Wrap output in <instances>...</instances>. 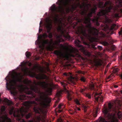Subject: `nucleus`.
<instances>
[{
	"label": "nucleus",
	"instance_id": "f257e3e1",
	"mask_svg": "<svg viewBox=\"0 0 122 122\" xmlns=\"http://www.w3.org/2000/svg\"><path fill=\"white\" fill-rule=\"evenodd\" d=\"M38 85L44 89H47L46 90V93L41 92L37 86H33L30 87V89L32 91H28L27 94L30 95L29 97L31 99L35 97H36V95L34 92L39 95V97H36L35 98V100L37 102V103L34 101H30V103L34 104L33 110L36 113H41L42 115L40 114V115L36 117V120H29L28 122H40V121H43L46 117V113L44 108H46L48 104L50 103L51 101L50 98L47 96L51 95L52 90V87H47L46 83L45 81L40 82L39 83Z\"/></svg>",
	"mask_w": 122,
	"mask_h": 122
},
{
	"label": "nucleus",
	"instance_id": "f03ea898",
	"mask_svg": "<svg viewBox=\"0 0 122 122\" xmlns=\"http://www.w3.org/2000/svg\"><path fill=\"white\" fill-rule=\"evenodd\" d=\"M108 107H105L102 110L104 114V117L100 116L99 118V122H115V119L112 117V113L109 112L112 111L116 114H117L118 117L120 120L122 118L121 112L119 111L121 109V105L119 103L117 105H113L111 103L108 105Z\"/></svg>",
	"mask_w": 122,
	"mask_h": 122
},
{
	"label": "nucleus",
	"instance_id": "7ed1b4c3",
	"mask_svg": "<svg viewBox=\"0 0 122 122\" xmlns=\"http://www.w3.org/2000/svg\"><path fill=\"white\" fill-rule=\"evenodd\" d=\"M16 74L12 73L10 76H7L5 79L6 80V87L7 89L10 91L11 94L14 95L16 92V84L17 82H20L21 78L22 77L20 73H18L19 76L17 73Z\"/></svg>",
	"mask_w": 122,
	"mask_h": 122
},
{
	"label": "nucleus",
	"instance_id": "20e7f679",
	"mask_svg": "<svg viewBox=\"0 0 122 122\" xmlns=\"http://www.w3.org/2000/svg\"><path fill=\"white\" fill-rule=\"evenodd\" d=\"M26 111H25L24 108H22L20 110V113L17 111L16 113L15 111L14 110V108L13 107L10 110L9 112V114L10 115L13 114L14 116L16 118L17 120L20 122H25V120L22 119V117L24 116L27 119L30 118L32 114L31 112L28 113V114H26Z\"/></svg>",
	"mask_w": 122,
	"mask_h": 122
},
{
	"label": "nucleus",
	"instance_id": "39448f33",
	"mask_svg": "<svg viewBox=\"0 0 122 122\" xmlns=\"http://www.w3.org/2000/svg\"><path fill=\"white\" fill-rule=\"evenodd\" d=\"M59 3V6L57 7L54 4L51 7L50 9L52 14L56 15V13L61 11L63 7L67 6L71 2V0H58Z\"/></svg>",
	"mask_w": 122,
	"mask_h": 122
},
{
	"label": "nucleus",
	"instance_id": "423d86ee",
	"mask_svg": "<svg viewBox=\"0 0 122 122\" xmlns=\"http://www.w3.org/2000/svg\"><path fill=\"white\" fill-rule=\"evenodd\" d=\"M80 41L78 40H76L75 41V43L76 46L79 48V49L86 56L89 57L90 56V53L88 52L82 45L80 44Z\"/></svg>",
	"mask_w": 122,
	"mask_h": 122
},
{
	"label": "nucleus",
	"instance_id": "0eeeda50",
	"mask_svg": "<svg viewBox=\"0 0 122 122\" xmlns=\"http://www.w3.org/2000/svg\"><path fill=\"white\" fill-rule=\"evenodd\" d=\"M54 53L57 56H60L61 57L65 59H68L69 55V53L66 51L64 53H62L61 52L58 50H55L54 51Z\"/></svg>",
	"mask_w": 122,
	"mask_h": 122
},
{
	"label": "nucleus",
	"instance_id": "6e6552de",
	"mask_svg": "<svg viewBox=\"0 0 122 122\" xmlns=\"http://www.w3.org/2000/svg\"><path fill=\"white\" fill-rule=\"evenodd\" d=\"M74 101L76 104L79 106L80 107H81L84 109V112H86V109L88 107L86 105L84 104L81 103L80 99H76L74 100Z\"/></svg>",
	"mask_w": 122,
	"mask_h": 122
},
{
	"label": "nucleus",
	"instance_id": "1a4fd4ad",
	"mask_svg": "<svg viewBox=\"0 0 122 122\" xmlns=\"http://www.w3.org/2000/svg\"><path fill=\"white\" fill-rule=\"evenodd\" d=\"M11 122V119L8 117L6 114L0 117V122Z\"/></svg>",
	"mask_w": 122,
	"mask_h": 122
},
{
	"label": "nucleus",
	"instance_id": "9d476101",
	"mask_svg": "<svg viewBox=\"0 0 122 122\" xmlns=\"http://www.w3.org/2000/svg\"><path fill=\"white\" fill-rule=\"evenodd\" d=\"M36 78L38 80H48L49 79L48 76L46 74H39L36 75Z\"/></svg>",
	"mask_w": 122,
	"mask_h": 122
},
{
	"label": "nucleus",
	"instance_id": "9b49d317",
	"mask_svg": "<svg viewBox=\"0 0 122 122\" xmlns=\"http://www.w3.org/2000/svg\"><path fill=\"white\" fill-rule=\"evenodd\" d=\"M45 26L47 30V32L48 33H51L50 31L52 27V23L51 21L50 20L46 21V23L45 24Z\"/></svg>",
	"mask_w": 122,
	"mask_h": 122
},
{
	"label": "nucleus",
	"instance_id": "f8f14e48",
	"mask_svg": "<svg viewBox=\"0 0 122 122\" xmlns=\"http://www.w3.org/2000/svg\"><path fill=\"white\" fill-rule=\"evenodd\" d=\"M61 36L57 35V36L56 38L57 39V41H56L55 44V45L57 46H59V44L58 43H60L61 42L64 41V40L62 39Z\"/></svg>",
	"mask_w": 122,
	"mask_h": 122
},
{
	"label": "nucleus",
	"instance_id": "ddd939ff",
	"mask_svg": "<svg viewBox=\"0 0 122 122\" xmlns=\"http://www.w3.org/2000/svg\"><path fill=\"white\" fill-rule=\"evenodd\" d=\"M95 97L96 100L98 102L99 100L101 102H102L103 101V97L100 96H97V97L96 96L97 95V93L95 94Z\"/></svg>",
	"mask_w": 122,
	"mask_h": 122
},
{
	"label": "nucleus",
	"instance_id": "4468645a",
	"mask_svg": "<svg viewBox=\"0 0 122 122\" xmlns=\"http://www.w3.org/2000/svg\"><path fill=\"white\" fill-rule=\"evenodd\" d=\"M60 46L61 48H64L66 47V51L65 52H66V51H68L69 52V54H70V53L72 51V50H71L69 49L68 47H66V46H64L63 44H60Z\"/></svg>",
	"mask_w": 122,
	"mask_h": 122
},
{
	"label": "nucleus",
	"instance_id": "2eb2a0df",
	"mask_svg": "<svg viewBox=\"0 0 122 122\" xmlns=\"http://www.w3.org/2000/svg\"><path fill=\"white\" fill-rule=\"evenodd\" d=\"M43 43L44 44H48L50 43L49 40L48 39H45L43 40Z\"/></svg>",
	"mask_w": 122,
	"mask_h": 122
},
{
	"label": "nucleus",
	"instance_id": "dca6fc26",
	"mask_svg": "<svg viewBox=\"0 0 122 122\" xmlns=\"http://www.w3.org/2000/svg\"><path fill=\"white\" fill-rule=\"evenodd\" d=\"M67 98L68 100L69 101L71 100L72 99L71 95L69 92L68 93L67 95Z\"/></svg>",
	"mask_w": 122,
	"mask_h": 122
},
{
	"label": "nucleus",
	"instance_id": "f3484780",
	"mask_svg": "<svg viewBox=\"0 0 122 122\" xmlns=\"http://www.w3.org/2000/svg\"><path fill=\"white\" fill-rule=\"evenodd\" d=\"M61 84L63 85L64 90L66 91L67 90V89L66 87V86L67 85V84L63 82H61Z\"/></svg>",
	"mask_w": 122,
	"mask_h": 122
},
{
	"label": "nucleus",
	"instance_id": "a211bd4d",
	"mask_svg": "<svg viewBox=\"0 0 122 122\" xmlns=\"http://www.w3.org/2000/svg\"><path fill=\"white\" fill-rule=\"evenodd\" d=\"M26 56L27 58H29L30 56H31L30 53L29 52H26L25 53Z\"/></svg>",
	"mask_w": 122,
	"mask_h": 122
},
{
	"label": "nucleus",
	"instance_id": "6ab92c4d",
	"mask_svg": "<svg viewBox=\"0 0 122 122\" xmlns=\"http://www.w3.org/2000/svg\"><path fill=\"white\" fill-rule=\"evenodd\" d=\"M96 65L97 66H101L102 65L101 62L100 61H97L95 62Z\"/></svg>",
	"mask_w": 122,
	"mask_h": 122
},
{
	"label": "nucleus",
	"instance_id": "aec40b11",
	"mask_svg": "<svg viewBox=\"0 0 122 122\" xmlns=\"http://www.w3.org/2000/svg\"><path fill=\"white\" fill-rule=\"evenodd\" d=\"M116 26V25L115 24H112L111 26L110 29L111 30H112L114 29L115 27Z\"/></svg>",
	"mask_w": 122,
	"mask_h": 122
},
{
	"label": "nucleus",
	"instance_id": "412c9836",
	"mask_svg": "<svg viewBox=\"0 0 122 122\" xmlns=\"http://www.w3.org/2000/svg\"><path fill=\"white\" fill-rule=\"evenodd\" d=\"M102 43L103 45L106 46L108 45V43L106 41H102Z\"/></svg>",
	"mask_w": 122,
	"mask_h": 122
},
{
	"label": "nucleus",
	"instance_id": "4be33fe9",
	"mask_svg": "<svg viewBox=\"0 0 122 122\" xmlns=\"http://www.w3.org/2000/svg\"><path fill=\"white\" fill-rule=\"evenodd\" d=\"M116 94H118V95H121V94H122V90L120 91H117L116 92Z\"/></svg>",
	"mask_w": 122,
	"mask_h": 122
},
{
	"label": "nucleus",
	"instance_id": "5701e85b",
	"mask_svg": "<svg viewBox=\"0 0 122 122\" xmlns=\"http://www.w3.org/2000/svg\"><path fill=\"white\" fill-rule=\"evenodd\" d=\"M85 96L86 97H88V98L89 99H90L91 98V95L88 93H86L85 94Z\"/></svg>",
	"mask_w": 122,
	"mask_h": 122
},
{
	"label": "nucleus",
	"instance_id": "b1692460",
	"mask_svg": "<svg viewBox=\"0 0 122 122\" xmlns=\"http://www.w3.org/2000/svg\"><path fill=\"white\" fill-rule=\"evenodd\" d=\"M42 36L44 39H45L47 38L48 35L46 33H45L42 34Z\"/></svg>",
	"mask_w": 122,
	"mask_h": 122
},
{
	"label": "nucleus",
	"instance_id": "393cba45",
	"mask_svg": "<svg viewBox=\"0 0 122 122\" xmlns=\"http://www.w3.org/2000/svg\"><path fill=\"white\" fill-rule=\"evenodd\" d=\"M67 39L70 40L71 38L70 36L68 35H65L64 36Z\"/></svg>",
	"mask_w": 122,
	"mask_h": 122
},
{
	"label": "nucleus",
	"instance_id": "a878e982",
	"mask_svg": "<svg viewBox=\"0 0 122 122\" xmlns=\"http://www.w3.org/2000/svg\"><path fill=\"white\" fill-rule=\"evenodd\" d=\"M53 36L52 33L51 32L49 33L48 34V37L49 38H51Z\"/></svg>",
	"mask_w": 122,
	"mask_h": 122
},
{
	"label": "nucleus",
	"instance_id": "bb28decb",
	"mask_svg": "<svg viewBox=\"0 0 122 122\" xmlns=\"http://www.w3.org/2000/svg\"><path fill=\"white\" fill-rule=\"evenodd\" d=\"M95 45L94 44H92L91 46V48L93 50H96L97 49V48L95 47Z\"/></svg>",
	"mask_w": 122,
	"mask_h": 122
},
{
	"label": "nucleus",
	"instance_id": "cd10ccee",
	"mask_svg": "<svg viewBox=\"0 0 122 122\" xmlns=\"http://www.w3.org/2000/svg\"><path fill=\"white\" fill-rule=\"evenodd\" d=\"M80 80L81 81L83 82H85L86 80L85 77L83 76H82L80 78Z\"/></svg>",
	"mask_w": 122,
	"mask_h": 122
},
{
	"label": "nucleus",
	"instance_id": "c85d7f7f",
	"mask_svg": "<svg viewBox=\"0 0 122 122\" xmlns=\"http://www.w3.org/2000/svg\"><path fill=\"white\" fill-rule=\"evenodd\" d=\"M5 107L4 106L2 107L1 108V110L2 112H4L5 110Z\"/></svg>",
	"mask_w": 122,
	"mask_h": 122
},
{
	"label": "nucleus",
	"instance_id": "c756f323",
	"mask_svg": "<svg viewBox=\"0 0 122 122\" xmlns=\"http://www.w3.org/2000/svg\"><path fill=\"white\" fill-rule=\"evenodd\" d=\"M85 90V89L82 88L80 89V92L82 93V94H83V92Z\"/></svg>",
	"mask_w": 122,
	"mask_h": 122
},
{
	"label": "nucleus",
	"instance_id": "7c9ffc66",
	"mask_svg": "<svg viewBox=\"0 0 122 122\" xmlns=\"http://www.w3.org/2000/svg\"><path fill=\"white\" fill-rule=\"evenodd\" d=\"M91 89H94V85L93 84L90 85Z\"/></svg>",
	"mask_w": 122,
	"mask_h": 122
},
{
	"label": "nucleus",
	"instance_id": "2f4dec72",
	"mask_svg": "<svg viewBox=\"0 0 122 122\" xmlns=\"http://www.w3.org/2000/svg\"><path fill=\"white\" fill-rule=\"evenodd\" d=\"M97 48L98 49H99L100 50H101L102 49V46H97Z\"/></svg>",
	"mask_w": 122,
	"mask_h": 122
},
{
	"label": "nucleus",
	"instance_id": "473e14b6",
	"mask_svg": "<svg viewBox=\"0 0 122 122\" xmlns=\"http://www.w3.org/2000/svg\"><path fill=\"white\" fill-rule=\"evenodd\" d=\"M20 99V100H24V98L23 97V96H22L20 95L19 98Z\"/></svg>",
	"mask_w": 122,
	"mask_h": 122
},
{
	"label": "nucleus",
	"instance_id": "72a5a7b5",
	"mask_svg": "<svg viewBox=\"0 0 122 122\" xmlns=\"http://www.w3.org/2000/svg\"><path fill=\"white\" fill-rule=\"evenodd\" d=\"M118 69L117 68H115L114 70V72H116L118 71Z\"/></svg>",
	"mask_w": 122,
	"mask_h": 122
},
{
	"label": "nucleus",
	"instance_id": "f704fd0d",
	"mask_svg": "<svg viewBox=\"0 0 122 122\" xmlns=\"http://www.w3.org/2000/svg\"><path fill=\"white\" fill-rule=\"evenodd\" d=\"M97 112H96L95 113L93 114V116L95 117H97Z\"/></svg>",
	"mask_w": 122,
	"mask_h": 122
},
{
	"label": "nucleus",
	"instance_id": "c9c22d12",
	"mask_svg": "<svg viewBox=\"0 0 122 122\" xmlns=\"http://www.w3.org/2000/svg\"><path fill=\"white\" fill-rule=\"evenodd\" d=\"M28 68L26 67L25 69L24 70L25 72H27L28 71Z\"/></svg>",
	"mask_w": 122,
	"mask_h": 122
},
{
	"label": "nucleus",
	"instance_id": "e433bc0d",
	"mask_svg": "<svg viewBox=\"0 0 122 122\" xmlns=\"http://www.w3.org/2000/svg\"><path fill=\"white\" fill-rule=\"evenodd\" d=\"M63 75H64L65 76H69V75L68 73H66L65 72L63 73Z\"/></svg>",
	"mask_w": 122,
	"mask_h": 122
},
{
	"label": "nucleus",
	"instance_id": "4c0bfd02",
	"mask_svg": "<svg viewBox=\"0 0 122 122\" xmlns=\"http://www.w3.org/2000/svg\"><path fill=\"white\" fill-rule=\"evenodd\" d=\"M62 106V105L61 104H60L58 106V107L60 109L61 108V106Z\"/></svg>",
	"mask_w": 122,
	"mask_h": 122
},
{
	"label": "nucleus",
	"instance_id": "58836bf2",
	"mask_svg": "<svg viewBox=\"0 0 122 122\" xmlns=\"http://www.w3.org/2000/svg\"><path fill=\"white\" fill-rule=\"evenodd\" d=\"M28 103L27 102H26L25 103V104L24 105L25 106H27L28 105Z\"/></svg>",
	"mask_w": 122,
	"mask_h": 122
},
{
	"label": "nucleus",
	"instance_id": "ea45409f",
	"mask_svg": "<svg viewBox=\"0 0 122 122\" xmlns=\"http://www.w3.org/2000/svg\"><path fill=\"white\" fill-rule=\"evenodd\" d=\"M42 30V29L41 28H39V32L40 33Z\"/></svg>",
	"mask_w": 122,
	"mask_h": 122
},
{
	"label": "nucleus",
	"instance_id": "a19ab883",
	"mask_svg": "<svg viewBox=\"0 0 122 122\" xmlns=\"http://www.w3.org/2000/svg\"><path fill=\"white\" fill-rule=\"evenodd\" d=\"M5 102L7 103H8L9 100L7 99H6L5 100Z\"/></svg>",
	"mask_w": 122,
	"mask_h": 122
},
{
	"label": "nucleus",
	"instance_id": "79ce46f5",
	"mask_svg": "<svg viewBox=\"0 0 122 122\" xmlns=\"http://www.w3.org/2000/svg\"><path fill=\"white\" fill-rule=\"evenodd\" d=\"M120 60H122V53L121 54V55L120 57Z\"/></svg>",
	"mask_w": 122,
	"mask_h": 122
},
{
	"label": "nucleus",
	"instance_id": "37998d69",
	"mask_svg": "<svg viewBox=\"0 0 122 122\" xmlns=\"http://www.w3.org/2000/svg\"><path fill=\"white\" fill-rule=\"evenodd\" d=\"M78 72L79 73L83 74L82 71H78Z\"/></svg>",
	"mask_w": 122,
	"mask_h": 122
},
{
	"label": "nucleus",
	"instance_id": "c03bdc74",
	"mask_svg": "<svg viewBox=\"0 0 122 122\" xmlns=\"http://www.w3.org/2000/svg\"><path fill=\"white\" fill-rule=\"evenodd\" d=\"M58 29L59 30H61V27H59Z\"/></svg>",
	"mask_w": 122,
	"mask_h": 122
},
{
	"label": "nucleus",
	"instance_id": "a18cd8bd",
	"mask_svg": "<svg viewBox=\"0 0 122 122\" xmlns=\"http://www.w3.org/2000/svg\"><path fill=\"white\" fill-rule=\"evenodd\" d=\"M71 112H70V113L71 114H74V113L75 112H72V111H71Z\"/></svg>",
	"mask_w": 122,
	"mask_h": 122
},
{
	"label": "nucleus",
	"instance_id": "49530a36",
	"mask_svg": "<svg viewBox=\"0 0 122 122\" xmlns=\"http://www.w3.org/2000/svg\"><path fill=\"white\" fill-rule=\"evenodd\" d=\"M33 75H32V77H33L35 75H36V74L35 73H33Z\"/></svg>",
	"mask_w": 122,
	"mask_h": 122
},
{
	"label": "nucleus",
	"instance_id": "de8ad7c7",
	"mask_svg": "<svg viewBox=\"0 0 122 122\" xmlns=\"http://www.w3.org/2000/svg\"><path fill=\"white\" fill-rule=\"evenodd\" d=\"M118 87V86L117 85H115L114 86V87L115 88H117Z\"/></svg>",
	"mask_w": 122,
	"mask_h": 122
},
{
	"label": "nucleus",
	"instance_id": "09e8293b",
	"mask_svg": "<svg viewBox=\"0 0 122 122\" xmlns=\"http://www.w3.org/2000/svg\"><path fill=\"white\" fill-rule=\"evenodd\" d=\"M77 110L78 111H79L80 110V109L79 108L77 107Z\"/></svg>",
	"mask_w": 122,
	"mask_h": 122
},
{
	"label": "nucleus",
	"instance_id": "8fccbe9b",
	"mask_svg": "<svg viewBox=\"0 0 122 122\" xmlns=\"http://www.w3.org/2000/svg\"><path fill=\"white\" fill-rule=\"evenodd\" d=\"M79 5L80 6V7L81 8H82V6L81 5H80V3L79 4Z\"/></svg>",
	"mask_w": 122,
	"mask_h": 122
},
{
	"label": "nucleus",
	"instance_id": "3c124183",
	"mask_svg": "<svg viewBox=\"0 0 122 122\" xmlns=\"http://www.w3.org/2000/svg\"><path fill=\"white\" fill-rule=\"evenodd\" d=\"M120 76L122 78V73L120 75Z\"/></svg>",
	"mask_w": 122,
	"mask_h": 122
},
{
	"label": "nucleus",
	"instance_id": "603ef678",
	"mask_svg": "<svg viewBox=\"0 0 122 122\" xmlns=\"http://www.w3.org/2000/svg\"><path fill=\"white\" fill-rule=\"evenodd\" d=\"M41 21H40V27L41 26Z\"/></svg>",
	"mask_w": 122,
	"mask_h": 122
},
{
	"label": "nucleus",
	"instance_id": "864d4df0",
	"mask_svg": "<svg viewBox=\"0 0 122 122\" xmlns=\"http://www.w3.org/2000/svg\"><path fill=\"white\" fill-rule=\"evenodd\" d=\"M59 111L60 112H61V110H59Z\"/></svg>",
	"mask_w": 122,
	"mask_h": 122
},
{
	"label": "nucleus",
	"instance_id": "5fc2aeb1",
	"mask_svg": "<svg viewBox=\"0 0 122 122\" xmlns=\"http://www.w3.org/2000/svg\"><path fill=\"white\" fill-rule=\"evenodd\" d=\"M58 102V101H56V102H57V103Z\"/></svg>",
	"mask_w": 122,
	"mask_h": 122
},
{
	"label": "nucleus",
	"instance_id": "6e6d98bb",
	"mask_svg": "<svg viewBox=\"0 0 122 122\" xmlns=\"http://www.w3.org/2000/svg\"><path fill=\"white\" fill-rule=\"evenodd\" d=\"M1 99L0 98V103L1 102Z\"/></svg>",
	"mask_w": 122,
	"mask_h": 122
},
{
	"label": "nucleus",
	"instance_id": "4d7b16f0",
	"mask_svg": "<svg viewBox=\"0 0 122 122\" xmlns=\"http://www.w3.org/2000/svg\"><path fill=\"white\" fill-rule=\"evenodd\" d=\"M88 47H89V48H90V46L89 45L88 46Z\"/></svg>",
	"mask_w": 122,
	"mask_h": 122
},
{
	"label": "nucleus",
	"instance_id": "13d9d810",
	"mask_svg": "<svg viewBox=\"0 0 122 122\" xmlns=\"http://www.w3.org/2000/svg\"><path fill=\"white\" fill-rule=\"evenodd\" d=\"M31 65V63H30V66Z\"/></svg>",
	"mask_w": 122,
	"mask_h": 122
},
{
	"label": "nucleus",
	"instance_id": "bf43d9fd",
	"mask_svg": "<svg viewBox=\"0 0 122 122\" xmlns=\"http://www.w3.org/2000/svg\"><path fill=\"white\" fill-rule=\"evenodd\" d=\"M24 64L23 65V66H24V64Z\"/></svg>",
	"mask_w": 122,
	"mask_h": 122
}]
</instances>
